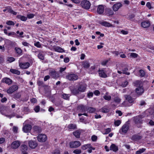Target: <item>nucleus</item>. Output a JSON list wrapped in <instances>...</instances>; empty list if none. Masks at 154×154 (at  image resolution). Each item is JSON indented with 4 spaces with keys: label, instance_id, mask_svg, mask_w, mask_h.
Returning a JSON list of instances; mask_svg holds the SVG:
<instances>
[{
    "label": "nucleus",
    "instance_id": "f257e3e1",
    "mask_svg": "<svg viewBox=\"0 0 154 154\" xmlns=\"http://www.w3.org/2000/svg\"><path fill=\"white\" fill-rule=\"evenodd\" d=\"M134 85L137 88L135 89V91L137 94L141 95L144 92L143 87V83L140 81H136L134 82Z\"/></svg>",
    "mask_w": 154,
    "mask_h": 154
},
{
    "label": "nucleus",
    "instance_id": "f03ea898",
    "mask_svg": "<svg viewBox=\"0 0 154 154\" xmlns=\"http://www.w3.org/2000/svg\"><path fill=\"white\" fill-rule=\"evenodd\" d=\"M87 85L85 84L81 85L77 88H74L71 90L72 93L74 95H77L80 93L83 92L85 91Z\"/></svg>",
    "mask_w": 154,
    "mask_h": 154
},
{
    "label": "nucleus",
    "instance_id": "7ed1b4c3",
    "mask_svg": "<svg viewBox=\"0 0 154 154\" xmlns=\"http://www.w3.org/2000/svg\"><path fill=\"white\" fill-rule=\"evenodd\" d=\"M28 121V120L25 121L23 124V131L25 133H28L30 131L31 129L32 126L30 125L27 124Z\"/></svg>",
    "mask_w": 154,
    "mask_h": 154
},
{
    "label": "nucleus",
    "instance_id": "20e7f679",
    "mask_svg": "<svg viewBox=\"0 0 154 154\" xmlns=\"http://www.w3.org/2000/svg\"><path fill=\"white\" fill-rule=\"evenodd\" d=\"M69 146L71 148H76L78 147L81 145L80 142L78 141H72L69 143Z\"/></svg>",
    "mask_w": 154,
    "mask_h": 154
},
{
    "label": "nucleus",
    "instance_id": "39448f33",
    "mask_svg": "<svg viewBox=\"0 0 154 154\" xmlns=\"http://www.w3.org/2000/svg\"><path fill=\"white\" fill-rule=\"evenodd\" d=\"M81 5L84 8L88 9L90 7L91 3L89 2L88 1L84 0L82 2Z\"/></svg>",
    "mask_w": 154,
    "mask_h": 154
},
{
    "label": "nucleus",
    "instance_id": "423d86ee",
    "mask_svg": "<svg viewBox=\"0 0 154 154\" xmlns=\"http://www.w3.org/2000/svg\"><path fill=\"white\" fill-rule=\"evenodd\" d=\"M47 138L46 135L44 134H40L37 137V139L40 142H44L47 140Z\"/></svg>",
    "mask_w": 154,
    "mask_h": 154
},
{
    "label": "nucleus",
    "instance_id": "0eeeda50",
    "mask_svg": "<svg viewBox=\"0 0 154 154\" xmlns=\"http://www.w3.org/2000/svg\"><path fill=\"white\" fill-rule=\"evenodd\" d=\"M18 87L17 85H14L11 86L7 90V93L9 94H11L14 91L17 90Z\"/></svg>",
    "mask_w": 154,
    "mask_h": 154
},
{
    "label": "nucleus",
    "instance_id": "6e6552de",
    "mask_svg": "<svg viewBox=\"0 0 154 154\" xmlns=\"http://www.w3.org/2000/svg\"><path fill=\"white\" fill-rule=\"evenodd\" d=\"M128 129V125L127 124H124L122 126L121 129L120 130L119 132L121 134H124L126 133Z\"/></svg>",
    "mask_w": 154,
    "mask_h": 154
},
{
    "label": "nucleus",
    "instance_id": "1a4fd4ad",
    "mask_svg": "<svg viewBox=\"0 0 154 154\" xmlns=\"http://www.w3.org/2000/svg\"><path fill=\"white\" fill-rule=\"evenodd\" d=\"M66 78L69 80L74 81L78 79V76L75 74H71L67 75Z\"/></svg>",
    "mask_w": 154,
    "mask_h": 154
},
{
    "label": "nucleus",
    "instance_id": "9d476101",
    "mask_svg": "<svg viewBox=\"0 0 154 154\" xmlns=\"http://www.w3.org/2000/svg\"><path fill=\"white\" fill-rule=\"evenodd\" d=\"M28 144L29 147L32 149L35 148L38 145V144L36 141L32 140H30L29 141Z\"/></svg>",
    "mask_w": 154,
    "mask_h": 154
},
{
    "label": "nucleus",
    "instance_id": "9b49d317",
    "mask_svg": "<svg viewBox=\"0 0 154 154\" xmlns=\"http://www.w3.org/2000/svg\"><path fill=\"white\" fill-rule=\"evenodd\" d=\"M121 70H118L117 72L119 74L123 73L127 75H129L130 73L128 72L127 71L128 70V69L125 67H122L120 69Z\"/></svg>",
    "mask_w": 154,
    "mask_h": 154
},
{
    "label": "nucleus",
    "instance_id": "f8f14e48",
    "mask_svg": "<svg viewBox=\"0 0 154 154\" xmlns=\"http://www.w3.org/2000/svg\"><path fill=\"white\" fill-rule=\"evenodd\" d=\"M20 141L16 140L12 143L11 146L12 149H16L20 146Z\"/></svg>",
    "mask_w": 154,
    "mask_h": 154
},
{
    "label": "nucleus",
    "instance_id": "ddd939ff",
    "mask_svg": "<svg viewBox=\"0 0 154 154\" xmlns=\"http://www.w3.org/2000/svg\"><path fill=\"white\" fill-rule=\"evenodd\" d=\"M122 6V4L120 2H118L113 5L112 7V9L114 11H116Z\"/></svg>",
    "mask_w": 154,
    "mask_h": 154
},
{
    "label": "nucleus",
    "instance_id": "4468645a",
    "mask_svg": "<svg viewBox=\"0 0 154 154\" xmlns=\"http://www.w3.org/2000/svg\"><path fill=\"white\" fill-rule=\"evenodd\" d=\"M19 66L22 69H26L29 66L30 64L28 62L20 63Z\"/></svg>",
    "mask_w": 154,
    "mask_h": 154
},
{
    "label": "nucleus",
    "instance_id": "2eb2a0df",
    "mask_svg": "<svg viewBox=\"0 0 154 154\" xmlns=\"http://www.w3.org/2000/svg\"><path fill=\"white\" fill-rule=\"evenodd\" d=\"M100 24L101 25L105 27H113L112 25L110 23L104 21H100Z\"/></svg>",
    "mask_w": 154,
    "mask_h": 154
},
{
    "label": "nucleus",
    "instance_id": "dca6fc26",
    "mask_svg": "<svg viewBox=\"0 0 154 154\" xmlns=\"http://www.w3.org/2000/svg\"><path fill=\"white\" fill-rule=\"evenodd\" d=\"M21 150L23 154H27L28 147L26 145L23 144L21 146Z\"/></svg>",
    "mask_w": 154,
    "mask_h": 154
},
{
    "label": "nucleus",
    "instance_id": "f3484780",
    "mask_svg": "<svg viewBox=\"0 0 154 154\" xmlns=\"http://www.w3.org/2000/svg\"><path fill=\"white\" fill-rule=\"evenodd\" d=\"M104 8L102 5H99L97 8V12L100 14H101L103 13L104 11Z\"/></svg>",
    "mask_w": 154,
    "mask_h": 154
},
{
    "label": "nucleus",
    "instance_id": "a211bd4d",
    "mask_svg": "<svg viewBox=\"0 0 154 154\" xmlns=\"http://www.w3.org/2000/svg\"><path fill=\"white\" fill-rule=\"evenodd\" d=\"M141 26L143 28H146L150 26V23L148 21H144L141 23Z\"/></svg>",
    "mask_w": 154,
    "mask_h": 154
},
{
    "label": "nucleus",
    "instance_id": "6ab92c4d",
    "mask_svg": "<svg viewBox=\"0 0 154 154\" xmlns=\"http://www.w3.org/2000/svg\"><path fill=\"white\" fill-rule=\"evenodd\" d=\"M2 82L5 83L8 85H10L12 83V81L8 78H5L2 79Z\"/></svg>",
    "mask_w": 154,
    "mask_h": 154
},
{
    "label": "nucleus",
    "instance_id": "aec40b11",
    "mask_svg": "<svg viewBox=\"0 0 154 154\" xmlns=\"http://www.w3.org/2000/svg\"><path fill=\"white\" fill-rule=\"evenodd\" d=\"M87 108L83 105H80L78 107V110L80 112H84L86 111Z\"/></svg>",
    "mask_w": 154,
    "mask_h": 154
},
{
    "label": "nucleus",
    "instance_id": "412c9836",
    "mask_svg": "<svg viewBox=\"0 0 154 154\" xmlns=\"http://www.w3.org/2000/svg\"><path fill=\"white\" fill-rule=\"evenodd\" d=\"M110 149L115 152L118 150V147L115 144H112L110 147Z\"/></svg>",
    "mask_w": 154,
    "mask_h": 154
},
{
    "label": "nucleus",
    "instance_id": "4be33fe9",
    "mask_svg": "<svg viewBox=\"0 0 154 154\" xmlns=\"http://www.w3.org/2000/svg\"><path fill=\"white\" fill-rule=\"evenodd\" d=\"M99 74L100 76L105 78L107 77V75L103 70H100L99 71Z\"/></svg>",
    "mask_w": 154,
    "mask_h": 154
},
{
    "label": "nucleus",
    "instance_id": "5701e85b",
    "mask_svg": "<svg viewBox=\"0 0 154 154\" xmlns=\"http://www.w3.org/2000/svg\"><path fill=\"white\" fill-rule=\"evenodd\" d=\"M49 74L52 77L55 78L56 77L57 73L54 69H51L50 71Z\"/></svg>",
    "mask_w": 154,
    "mask_h": 154
},
{
    "label": "nucleus",
    "instance_id": "b1692460",
    "mask_svg": "<svg viewBox=\"0 0 154 154\" xmlns=\"http://www.w3.org/2000/svg\"><path fill=\"white\" fill-rule=\"evenodd\" d=\"M17 17L19 19H20L21 20L25 21L27 20V17L22 16L20 15H18L17 16Z\"/></svg>",
    "mask_w": 154,
    "mask_h": 154
},
{
    "label": "nucleus",
    "instance_id": "393cba45",
    "mask_svg": "<svg viewBox=\"0 0 154 154\" xmlns=\"http://www.w3.org/2000/svg\"><path fill=\"white\" fill-rule=\"evenodd\" d=\"M54 49L55 51L59 52H63L64 51V50L59 47H55Z\"/></svg>",
    "mask_w": 154,
    "mask_h": 154
},
{
    "label": "nucleus",
    "instance_id": "a878e982",
    "mask_svg": "<svg viewBox=\"0 0 154 154\" xmlns=\"http://www.w3.org/2000/svg\"><path fill=\"white\" fill-rule=\"evenodd\" d=\"M121 100L120 98L118 96L115 97L113 99L114 102L117 104L120 103Z\"/></svg>",
    "mask_w": 154,
    "mask_h": 154
},
{
    "label": "nucleus",
    "instance_id": "bb28decb",
    "mask_svg": "<svg viewBox=\"0 0 154 154\" xmlns=\"http://www.w3.org/2000/svg\"><path fill=\"white\" fill-rule=\"evenodd\" d=\"M73 134L76 137L79 138L80 137V132L79 131L77 130L73 132Z\"/></svg>",
    "mask_w": 154,
    "mask_h": 154
},
{
    "label": "nucleus",
    "instance_id": "cd10ccee",
    "mask_svg": "<svg viewBox=\"0 0 154 154\" xmlns=\"http://www.w3.org/2000/svg\"><path fill=\"white\" fill-rule=\"evenodd\" d=\"M111 131V129L110 128L105 129L102 132V133L103 134H106L109 133Z\"/></svg>",
    "mask_w": 154,
    "mask_h": 154
},
{
    "label": "nucleus",
    "instance_id": "c85d7f7f",
    "mask_svg": "<svg viewBox=\"0 0 154 154\" xmlns=\"http://www.w3.org/2000/svg\"><path fill=\"white\" fill-rule=\"evenodd\" d=\"M135 122L136 124L141 123H142L141 119H140L139 117L136 116L134 118Z\"/></svg>",
    "mask_w": 154,
    "mask_h": 154
},
{
    "label": "nucleus",
    "instance_id": "c756f323",
    "mask_svg": "<svg viewBox=\"0 0 154 154\" xmlns=\"http://www.w3.org/2000/svg\"><path fill=\"white\" fill-rule=\"evenodd\" d=\"M91 144H89L83 145L82 146V149L83 150H85L88 148H91Z\"/></svg>",
    "mask_w": 154,
    "mask_h": 154
},
{
    "label": "nucleus",
    "instance_id": "7c9ffc66",
    "mask_svg": "<svg viewBox=\"0 0 154 154\" xmlns=\"http://www.w3.org/2000/svg\"><path fill=\"white\" fill-rule=\"evenodd\" d=\"M10 71L12 73L19 75L20 74V72L18 70L11 69L10 70Z\"/></svg>",
    "mask_w": 154,
    "mask_h": 154
},
{
    "label": "nucleus",
    "instance_id": "2f4dec72",
    "mask_svg": "<svg viewBox=\"0 0 154 154\" xmlns=\"http://www.w3.org/2000/svg\"><path fill=\"white\" fill-rule=\"evenodd\" d=\"M68 127L69 129L72 130L76 128V126L75 124H70L68 125Z\"/></svg>",
    "mask_w": 154,
    "mask_h": 154
},
{
    "label": "nucleus",
    "instance_id": "473e14b6",
    "mask_svg": "<svg viewBox=\"0 0 154 154\" xmlns=\"http://www.w3.org/2000/svg\"><path fill=\"white\" fill-rule=\"evenodd\" d=\"M141 137L138 135H136L132 136L131 137V139L134 141L140 139Z\"/></svg>",
    "mask_w": 154,
    "mask_h": 154
},
{
    "label": "nucleus",
    "instance_id": "72a5a7b5",
    "mask_svg": "<svg viewBox=\"0 0 154 154\" xmlns=\"http://www.w3.org/2000/svg\"><path fill=\"white\" fill-rule=\"evenodd\" d=\"M145 150L146 149L144 148L140 149L136 152V154H141L142 153L144 152Z\"/></svg>",
    "mask_w": 154,
    "mask_h": 154
},
{
    "label": "nucleus",
    "instance_id": "f704fd0d",
    "mask_svg": "<svg viewBox=\"0 0 154 154\" xmlns=\"http://www.w3.org/2000/svg\"><path fill=\"white\" fill-rule=\"evenodd\" d=\"M6 23L9 26H14L15 24V23L13 21L11 20H7Z\"/></svg>",
    "mask_w": 154,
    "mask_h": 154
},
{
    "label": "nucleus",
    "instance_id": "c9c22d12",
    "mask_svg": "<svg viewBox=\"0 0 154 154\" xmlns=\"http://www.w3.org/2000/svg\"><path fill=\"white\" fill-rule=\"evenodd\" d=\"M126 98L128 102L130 103H132L134 101L133 99L129 96H128L127 97H126Z\"/></svg>",
    "mask_w": 154,
    "mask_h": 154
},
{
    "label": "nucleus",
    "instance_id": "e433bc0d",
    "mask_svg": "<svg viewBox=\"0 0 154 154\" xmlns=\"http://www.w3.org/2000/svg\"><path fill=\"white\" fill-rule=\"evenodd\" d=\"M18 128L17 126H14L12 129L13 132L14 134H17L18 133Z\"/></svg>",
    "mask_w": 154,
    "mask_h": 154
},
{
    "label": "nucleus",
    "instance_id": "4c0bfd02",
    "mask_svg": "<svg viewBox=\"0 0 154 154\" xmlns=\"http://www.w3.org/2000/svg\"><path fill=\"white\" fill-rule=\"evenodd\" d=\"M106 100H109L111 99V97L106 94L103 97Z\"/></svg>",
    "mask_w": 154,
    "mask_h": 154
},
{
    "label": "nucleus",
    "instance_id": "58836bf2",
    "mask_svg": "<svg viewBox=\"0 0 154 154\" xmlns=\"http://www.w3.org/2000/svg\"><path fill=\"white\" fill-rule=\"evenodd\" d=\"M87 111L90 113H93L95 112V109L94 108L92 107L89 108L87 110Z\"/></svg>",
    "mask_w": 154,
    "mask_h": 154
},
{
    "label": "nucleus",
    "instance_id": "ea45409f",
    "mask_svg": "<svg viewBox=\"0 0 154 154\" xmlns=\"http://www.w3.org/2000/svg\"><path fill=\"white\" fill-rule=\"evenodd\" d=\"M84 68H88L90 66L89 63L88 62H85L83 64Z\"/></svg>",
    "mask_w": 154,
    "mask_h": 154
},
{
    "label": "nucleus",
    "instance_id": "a19ab883",
    "mask_svg": "<svg viewBox=\"0 0 154 154\" xmlns=\"http://www.w3.org/2000/svg\"><path fill=\"white\" fill-rule=\"evenodd\" d=\"M15 60V59L13 57H8L7 58V61L9 63L12 62Z\"/></svg>",
    "mask_w": 154,
    "mask_h": 154
},
{
    "label": "nucleus",
    "instance_id": "79ce46f5",
    "mask_svg": "<svg viewBox=\"0 0 154 154\" xmlns=\"http://www.w3.org/2000/svg\"><path fill=\"white\" fill-rule=\"evenodd\" d=\"M138 56V54L135 53H132L130 54V57L134 58L137 57Z\"/></svg>",
    "mask_w": 154,
    "mask_h": 154
},
{
    "label": "nucleus",
    "instance_id": "37998d69",
    "mask_svg": "<svg viewBox=\"0 0 154 154\" xmlns=\"http://www.w3.org/2000/svg\"><path fill=\"white\" fill-rule=\"evenodd\" d=\"M139 73L140 76L141 77L144 76L145 75V72L142 70H139Z\"/></svg>",
    "mask_w": 154,
    "mask_h": 154
},
{
    "label": "nucleus",
    "instance_id": "c03bdc74",
    "mask_svg": "<svg viewBox=\"0 0 154 154\" xmlns=\"http://www.w3.org/2000/svg\"><path fill=\"white\" fill-rule=\"evenodd\" d=\"M73 152L75 154H80L82 152V151L81 149H77L75 150Z\"/></svg>",
    "mask_w": 154,
    "mask_h": 154
},
{
    "label": "nucleus",
    "instance_id": "a18cd8bd",
    "mask_svg": "<svg viewBox=\"0 0 154 154\" xmlns=\"http://www.w3.org/2000/svg\"><path fill=\"white\" fill-rule=\"evenodd\" d=\"M15 49L17 53L18 54H20L22 53V51L20 48H16Z\"/></svg>",
    "mask_w": 154,
    "mask_h": 154
},
{
    "label": "nucleus",
    "instance_id": "49530a36",
    "mask_svg": "<svg viewBox=\"0 0 154 154\" xmlns=\"http://www.w3.org/2000/svg\"><path fill=\"white\" fill-rule=\"evenodd\" d=\"M34 45L38 48H41V45L39 42H37L34 43Z\"/></svg>",
    "mask_w": 154,
    "mask_h": 154
},
{
    "label": "nucleus",
    "instance_id": "de8ad7c7",
    "mask_svg": "<svg viewBox=\"0 0 154 154\" xmlns=\"http://www.w3.org/2000/svg\"><path fill=\"white\" fill-rule=\"evenodd\" d=\"M121 122L120 120H117L115 122V125L117 126H119L121 123Z\"/></svg>",
    "mask_w": 154,
    "mask_h": 154
},
{
    "label": "nucleus",
    "instance_id": "09e8293b",
    "mask_svg": "<svg viewBox=\"0 0 154 154\" xmlns=\"http://www.w3.org/2000/svg\"><path fill=\"white\" fill-rule=\"evenodd\" d=\"M35 14H28L27 15V18L31 19L34 17Z\"/></svg>",
    "mask_w": 154,
    "mask_h": 154
},
{
    "label": "nucleus",
    "instance_id": "8fccbe9b",
    "mask_svg": "<svg viewBox=\"0 0 154 154\" xmlns=\"http://www.w3.org/2000/svg\"><path fill=\"white\" fill-rule=\"evenodd\" d=\"M101 111L103 113H106L109 111V110L106 108L104 107L102 109Z\"/></svg>",
    "mask_w": 154,
    "mask_h": 154
},
{
    "label": "nucleus",
    "instance_id": "3c124183",
    "mask_svg": "<svg viewBox=\"0 0 154 154\" xmlns=\"http://www.w3.org/2000/svg\"><path fill=\"white\" fill-rule=\"evenodd\" d=\"M62 96L63 98L66 100H68L69 97V94H63Z\"/></svg>",
    "mask_w": 154,
    "mask_h": 154
},
{
    "label": "nucleus",
    "instance_id": "603ef678",
    "mask_svg": "<svg viewBox=\"0 0 154 154\" xmlns=\"http://www.w3.org/2000/svg\"><path fill=\"white\" fill-rule=\"evenodd\" d=\"M90 147L91 148H88V152L89 153H91L92 152V150H94L95 149V148L92 147L91 145Z\"/></svg>",
    "mask_w": 154,
    "mask_h": 154
},
{
    "label": "nucleus",
    "instance_id": "864d4df0",
    "mask_svg": "<svg viewBox=\"0 0 154 154\" xmlns=\"http://www.w3.org/2000/svg\"><path fill=\"white\" fill-rule=\"evenodd\" d=\"M38 58L41 60H43L44 59V56L42 54L39 53L38 55Z\"/></svg>",
    "mask_w": 154,
    "mask_h": 154
},
{
    "label": "nucleus",
    "instance_id": "5fc2aeb1",
    "mask_svg": "<svg viewBox=\"0 0 154 154\" xmlns=\"http://www.w3.org/2000/svg\"><path fill=\"white\" fill-rule=\"evenodd\" d=\"M128 84V82L127 81H125L123 82L122 84V86L123 87H125Z\"/></svg>",
    "mask_w": 154,
    "mask_h": 154
},
{
    "label": "nucleus",
    "instance_id": "6e6d98bb",
    "mask_svg": "<svg viewBox=\"0 0 154 154\" xmlns=\"http://www.w3.org/2000/svg\"><path fill=\"white\" fill-rule=\"evenodd\" d=\"M40 109V107L39 106H36L34 109V110L35 112H37L39 111Z\"/></svg>",
    "mask_w": 154,
    "mask_h": 154
},
{
    "label": "nucleus",
    "instance_id": "4d7b16f0",
    "mask_svg": "<svg viewBox=\"0 0 154 154\" xmlns=\"http://www.w3.org/2000/svg\"><path fill=\"white\" fill-rule=\"evenodd\" d=\"M6 8L8 12L10 13L12 10V8L10 6H7L6 7Z\"/></svg>",
    "mask_w": 154,
    "mask_h": 154
},
{
    "label": "nucleus",
    "instance_id": "13d9d810",
    "mask_svg": "<svg viewBox=\"0 0 154 154\" xmlns=\"http://www.w3.org/2000/svg\"><path fill=\"white\" fill-rule=\"evenodd\" d=\"M128 31H125L123 30H122L121 31V33L123 35H127L128 33Z\"/></svg>",
    "mask_w": 154,
    "mask_h": 154
},
{
    "label": "nucleus",
    "instance_id": "bf43d9fd",
    "mask_svg": "<svg viewBox=\"0 0 154 154\" xmlns=\"http://www.w3.org/2000/svg\"><path fill=\"white\" fill-rule=\"evenodd\" d=\"M97 139V136L95 135H93L91 137V139L93 141H94L96 140Z\"/></svg>",
    "mask_w": 154,
    "mask_h": 154
},
{
    "label": "nucleus",
    "instance_id": "052dcab7",
    "mask_svg": "<svg viewBox=\"0 0 154 154\" xmlns=\"http://www.w3.org/2000/svg\"><path fill=\"white\" fill-rule=\"evenodd\" d=\"M146 7L149 9L151 8V5L149 2H147L146 4Z\"/></svg>",
    "mask_w": 154,
    "mask_h": 154
},
{
    "label": "nucleus",
    "instance_id": "680f3d73",
    "mask_svg": "<svg viewBox=\"0 0 154 154\" xmlns=\"http://www.w3.org/2000/svg\"><path fill=\"white\" fill-rule=\"evenodd\" d=\"M52 154H60V151L59 150H55L53 152Z\"/></svg>",
    "mask_w": 154,
    "mask_h": 154
},
{
    "label": "nucleus",
    "instance_id": "e2e57ef3",
    "mask_svg": "<svg viewBox=\"0 0 154 154\" xmlns=\"http://www.w3.org/2000/svg\"><path fill=\"white\" fill-rule=\"evenodd\" d=\"M22 44L24 46H28L29 45V44L27 43L26 42H22Z\"/></svg>",
    "mask_w": 154,
    "mask_h": 154
},
{
    "label": "nucleus",
    "instance_id": "0e129e2a",
    "mask_svg": "<svg viewBox=\"0 0 154 154\" xmlns=\"http://www.w3.org/2000/svg\"><path fill=\"white\" fill-rule=\"evenodd\" d=\"M120 57L122 58H124L126 57V56L124 54L122 53V54L121 52H120Z\"/></svg>",
    "mask_w": 154,
    "mask_h": 154
},
{
    "label": "nucleus",
    "instance_id": "69168bd1",
    "mask_svg": "<svg viewBox=\"0 0 154 154\" xmlns=\"http://www.w3.org/2000/svg\"><path fill=\"white\" fill-rule=\"evenodd\" d=\"M93 95V94L92 92H89L88 94V97L89 98H91V97H92Z\"/></svg>",
    "mask_w": 154,
    "mask_h": 154
},
{
    "label": "nucleus",
    "instance_id": "338daca9",
    "mask_svg": "<svg viewBox=\"0 0 154 154\" xmlns=\"http://www.w3.org/2000/svg\"><path fill=\"white\" fill-rule=\"evenodd\" d=\"M69 61V58L68 57L65 58L64 60V62L66 63L68 62Z\"/></svg>",
    "mask_w": 154,
    "mask_h": 154
},
{
    "label": "nucleus",
    "instance_id": "774afa93",
    "mask_svg": "<svg viewBox=\"0 0 154 154\" xmlns=\"http://www.w3.org/2000/svg\"><path fill=\"white\" fill-rule=\"evenodd\" d=\"M5 140V139L4 138H0V144L3 143Z\"/></svg>",
    "mask_w": 154,
    "mask_h": 154
}]
</instances>
